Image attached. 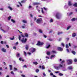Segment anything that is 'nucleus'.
Segmentation results:
<instances>
[{
  "label": "nucleus",
  "instance_id": "obj_21",
  "mask_svg": "<svg viewBox=\"0 0 77 77\" xmlns=\"http://www.w3.org/2000/svg\"><path fill=\"white\" fill-rule=\"evenodd\" d=\"M26 50H27L28 49H29V46L27 45H26Z\"/></svg>",
  "mask_w": 77,
  "mask_h": 77
},
{
  "label": "nucleus",
  "instance_id": "obj_26",
  "mask_svg": "<svg viewBox=\"0 0 77 77\" xmlns=\"http://www.w3.org/2000/svg\"><path fill=\"white\" fill-rule=\"evenodd\" d=\"M39 33H42V30L41 29H39Z\"/></svg>",
  "mask_w": 77,
  "mask_h": 77
},
{
  "label": "nucleus",
  "instance_id": "obj_52",
  "mask_svg": "<svg viewBox=\"0 0 77 77\" xmlns=\"http://www.w3.org/2000/svg\"><path fill=\"white\" fill-rule=\"evenodd\" d=\"M43 9H44V10H45V11H47V8H45V7H44Z\"/></svg>",
  "mask_w": 77,
  "mask_h": 77
},
{
  "label": "nucleus",
  "instance_id": "obj_12",
  "mask_svg": "<svg viewBox=\"0 0 77 77\" xmlns=\"http://www.w3.org/2000/svg\"><path fill=\"white\" fill-rule=\"evenodd\" d=\"M72 37L73 38L74 37H75V36H76V34L75 33H73L72 35Z\"/></svg>",
  "mask_w": 77,
  "mask_h": 77
},
{
  "label": "nucleus",
  "instance_id": "obj_25",
  "mask_svg": "<svg viewBox=\"0 0 77 77\" xmlns=\"http://www.w3.org/2000/svg\"><path fill=\"white\" fill-rule=\"evenodd\" d=\"M0 30H2V31L4 32V33H5V32H5V31L4 30H3V29H2V27H1L0 28Z\"/></svg>",
  "mask_w": 77,
  "mask_h": 77
},
{
  "label": "nucleus",
  "instance_id": "obj_9",
  "mask_svg": "<svg viewBox=\"0 0 77 77\" xmlns=\"http://www.w3.org/2000/svg\"><path fill=\"white\" fill-rule=\"evenodd\" d=\"M54 68L55 69H57V70L59 69V67L57 66H54Z\"/></svg>",
  "mask_w": 77,
  "mask_h": 77
},
{
  "label": "nucleus",
  "instance_id": "obj_35",
  "mask_svg": "<svg viewBox=\"0 0 77 77\" xmlns=\"http://www.w3.org/2000/svg\"><path fill=\"white\" fill-rule=\"evenodd\" d=\"M59 75H60V76H63V74L62 73H60L59 74Z\"/></svg>",
  "mask_w": 77,
  "mask_h": 77
},
{
  "label": "nucleus",
  "instance_id": "obj_64",
  "mask_svg": "<svg viewBox=\"0 0 77 77\" xmlns=\"http://www.w3.org/2000/svg\"><path fill=\"white\" fill-rule=\"evenodd\" d=\"M51 75H53V73L51 72L50 73Z\"/></svg>",
  "mask_w": 77,
  "mask_h": 77
},
{
  "label": "nucleus",
  "instance_id": "obj_6",
  "mask_svg": "<svg viewBox=\"0 0 77 77\" xmlns=\"http://www.w3.org/2000/svg\"><path fill=\"white\" fill-rule=\"evenodd\" d=\"M21 42L22 43H26L27 42V38H26L25 39L21 40Z\"/></svg>",
  "mask_w": 77,
  "mask_h": 77
},
{
  "label": "nucleus",
  "instance_id": "obj_45",
  "mask_svg": "<svg viewBox=\"0 0 77 77\" xmlns=\"http://www.w3.org/2000/svg\"><path fill=\"white\" fill-rule=\"evenodd\" d=\"M41 9H42V14H44V11H43V8H41Z\"/></svg>",
  "mask_w": 77,
  "mask_h": 77
},
{
  "label": "nucleus",
  "instance_id": "obj_5",
  "mask_svg": "<svg viewBox=\"0 0 77 77\" xmlns=\"http://www.w3.org/2000/svg\"><path fill=\"white\" fill-rule=\"evenodd\" d=\"M32 50H31V52L32 53H34V52H35L36 51V49L35 48H32Z\"/></svg>",
  "mask_w": 77,
  "mask_h": 77
},
{
  "label": "nucleus",
  "instance_id": "obj_59",
  "mask_svg": "<svg viewBox=\"0 0 77 77\" xmlns=\"http://www.w3.org/2000/svg\"><path fill=\"white\" fill-rule=\"evenodd\" d=\"M21 59H22V58L21 57L20 58H19V60H20V61H21V60H22Z\"/></svg>",
  "mask_w": 77,
  "mask_h": 77
},
{
  "label": "nucleus",
  "instance_id": "obj_51",
  "mask_svg": "<svg viewBox=\"0 0 77 77\" xmlns=\"http://www.w3.org/2000/svg\"><path fill=\"white\" fill-rule=\"evenodd\" d=\"M11 74H13V75H14V73L13 72V71H11Z\"/></svg>",
  "mask_w": 77,
  "mask_h": 77
},
{
  "label": "nucleus",
  "instance_id": "obj_20",
  "mask_svg": "<svg viewBox=\"0 0 77 77\" xmlns=\"http://www.w3.org/2000/svg\"><path fill=\"white\" fill-rule=\"evenodd\" d=\"M20 54L19 53H17V54H16V56L17 57H20Z\"/></svg>",
  "mask_w": 77,
  "mask_h": 77
},
{
  "label": "nucleus",
  "instance_id": "obj_63",
  "mask_svg": "<svg viewBox=\"0 0 77 77\" xmlns=\"http://www.w3.org/2000/svg\"><path fill=\"white\" fill-rule=\"evenodd\" d=\"M66 39L67 41H69V38H66Z\"/></svg>",
  "mask_w": 77,
  "mask_h": 77
},
{
  "label": "nucleus",
  "instance_id": "obj_15",
  "mask_svg": "<svg viewBox=\"0 0 77 77\" xmlns=\"http://www.w3.org/2000/svg\"><path fill=\"white\" fill-rule=\"evenodd\" d=\"M9 67L10 68V70H12V65H10Z\"/></svg>",
  "mask_w": 77,
  "mask_h": 77
},
{
  "label": "nucleus",
  "instance_id": "obj_57",
  "mask_svg": "<svg viewBox=\"0 0 77 77\" xmlns=\"http://www.w3.org/2000/svg\"><path fill=\"white\" fill-rule=\"evenodd\" d=\"M52 53H56V52L54 51H52Z\"/></svg>",
  "mask_w": 77,
  "mask_h": 77
},
{
  "label": "nucleus",
  "instance_id": "obj_11",
  "mask_svg": "<svg viewBox=\"0 0 77 77\" xmlns=\"http://www.w3.org/2000/svg\"><path fill=\"white\" fill-rule=\"evenodd\" d=\"M2 51H3V52H4V53H6V50L5 48H2Z\"/></svg>",
  "mask_w": 77,
  "mask_h": 77
},
{
  "label": "nucleus",
  "instance_id": "obj_24",
  "mask_svg": "<svg viewBox=\"0 0 77 77\" xmlns=\"http://www.w3.org/2000/svg\"><path fill=\"white\" fill-rule=\"evenodd\" d=\"M15 38L14 37V36H13V38H10V39H11V40H14V38Z\"/></svg>",
  "mask_w": 77,
  "mask_h": 77
},
{
  "label": "nucleus",
  "instance_id": "obj_33",
  "mask_svg": "<svg viewBox=\"0 0 77 77\" xmlns=\"http://www.w3.org/2000/svg\"><path fill=\"white\" fill-rule=\"evenodd\" d=\"M23 23H27V21L24 20H23Z\"/></svg>",
  "mask_w": 77,
  "mask_h": 77
},
{
  "label": "nucleus",
  "instance_id": "obj_54",
  "mask_svg": "<svg viewBox=\"0 0 77 77\" xmlns=\"http://www.w3.org/2000/svg\"><path fill=\"white\" fill-rule=\"evenodd\" d=\"M6 47H7V48H9V45H6Z\"/></svg>",
  "mask_w": 77,
  "mask_h": 77
},
{
  "label": "nucleus",
  "instance_id": "obj_14",
  "mask_svg": "<svg viewBox=\"0 0 77 77\" xmlns=\"http://www.w3.org/2000/svg\"><path fill=\"white\" fill-rule=\"evenodd\" d=\"M25 36L26 38H29V34L27 33H25Z\"/></svg>",
  "mask_w": 77,
  "mask_h": 77
},
{
  "label": "nucleus",
  "instance_id": "obj_10",
  "mask_svg": "<svg viewBox=\"0 0 77 77\" xmlns=\"http://www.w3.org/2000/svg\"><path fill=\"white\" fill-rule=\"evenodd\" d=\"M33 4L34 5H40V3L38 2H34Z\"/></svg>",
  "mask_w": 77,
  "mask_h": 77
},
{
  "label": "nucleus",
  "instance_id": "obj_17",
  "mask_svg": "<svg viewBox=\"0 0 77 77\" xmlns=\"http://www.w3.org/2000/svg\"><path fill=\"white\" fill-rule=\"evenodd\" d=\"M33 63L34 64V65H36L38 64V62H33Z\"/></svg>",
  "mask_w": 77,
  "mask_h": 77
},
{
  "label": "nucleus",
  "instance_id": "obj_46",
  "mask_svg": "<svg viewBox=\"0 0 77 77\" xmlns=\"http://www.w3.org/2000/svg\"><path fill=\"white\" fill-rule=\"evenodd\" d=\"M74 61L75 62H77V60L76 58H75V59H74Z\"/></svg>",
  "mask_w": 77,
  "mask_h": 77
},
{
  "label": "nucleus",
  "instance_id": "obj_36",
  "mask_svg": "<svg viewBox=\"0 0 77 77\" xmlns=\"http://www.w3.org/2000/svg\"><path fill=\"white\" fill-rule=\"evenodd\" d=\"M42 69H45V67L44 66H42Z\"/></svg>",
  "mask_w": 77,
  "mask_h": 77
},
{
  "label": "nucleus",
  "instance_id": "obj_28",
  "mask_svg": "<svg viewBox=\"0 0 77 77\" xmlns=\"http://www.w3.org/2000/svg\"><path fill=\"white\" fill-rule=\"evenodd\" d=\"M66 48H69V46H68V45L66 44Z\"/></svg>",
  "mask_w": 77,
  "mask_h": 77
},
{
  "label": "nucleus",
  "instance_id": "obj_60",
  "mask_svg": "<svg viewBox=\"0 0 77 77\" xmlns=\"http://www.w3.org/2000/svg\"><path fill=\"white\" fill-rule=\"evenodd\" d=\"M55 72L57 74V73H59V71H56V72Z\"/></svg>",
  "mask_w": 77,
  "mask_h": 77
},
{
  "label": "nucleus",
  "instance_id": "obj_19",
  "mask_svg": "<svg viewBox=\"0 0 77 77\" xmlns=\"http://www.w3.org/2000/svg\"><path fill=\"white\" fill-rule=\"evenodd\" d=\"M8 8L10 10H11V11H12L13 10V9H12V8L11 7H10V6H8Z\"/></svg>",
  "mask_w": 77,
  "mask_h": 77
},
{
  "label": "nucleus",
  "instance_id": "obj_30",
  "mask_svg": "<svg viewBox=\"0 0 77 77\" xmlns=\"http://www.w3.org/2000/svg\"><path fill=\"white\" fill-rule=\"evenodd\" d=\"M72 54H73L75 55V54L76 52L74 51H72Z\"/></svg>",
  "mask_w": 77,
  "mask_h": 77
},
{
  "label": "nucleus",
  "instance_id": "obj_2",
  "mask_svg": "<svg viewBox=\"0 0 77 77\" xmlns=\"http://www.w3.org/2000/svg\"><path fill=\"white\" fill-rule=\"evenodd\" d=\"M61 64H61H59V67H60L61 68H62L63 67V66H65V61L64 60H63L61 62Z\"/></svg>",
  "mask_w": 77,
  "mask_h": 77
},
{
  "label": "nucleus",
  "instance_id": "obj_48",
  "mask_svg": "<svg viewBox=\"0 0 77 77\" xmlns=\"http://www.w3.org/2000/svg\"><path fill=\"white\" fill-rule=\"evenodd\" d=\"M24 54L25 55V56H26L27 55V53L26 52H25V51H24Z\"/></svg>",
  "mask_w": 77,
  "mask_h": 77
},
{
  "label": "nucleus",
  "instance_id": "obj_13",
  "mask_svg": "<svg viewBox=\"0 0 77 77\" xmlns=\"http://www.w3.org/2000/svg\"><path fill=\"white\" fill-rule=\"evenodd\" d=\"M68 5L69 6H71L72 5V4H71V1L69 2Z\"/></svg>",
  "mask_w": 77,
  "mask_h": 77
},
{
  "label": "nucleus",
  "instance_id": "obj_1",
  "mask_svg": "<svg viewBox=\"0 0 77 77\" xmlns=\"http://www.w3.org/2000/svg\"><path fill=\"white\" fill-rule=\"evenodd\" d=\"M42 21V18H39L37 19L36 22L38 24H40V23H41Z\"/></svg>",
  "mask_w": 77,
  "mask_h": 77
},
{
  "label": "nucleus",
  "instance_id": "obj_22",
  "mask_svg": "<svg viewBox=\"0 0 77 77\" xmlns=\"http://www.w3.org/2000/svg\"><path fill=\"white\" fill-rule=\"evenodd\" d=\"M25 27H26V25H25V24H24V26H22V29H25Z\"/></svg>",
  "mask_w": 77,
  "mask_h": 77
},
{
  "label": "nucleus",
  "instance_id": "obj_7",
  "mask_svg": "<svg viewBox=\"0 0 77 77\" xmlns=\"http://www.w3.org/2000/svg\"><path fill=\"white\" fill-rule=\"evenodd\" d=\"M60 15V14L59 13H57L56 15V17L58 19H60V17H59Z\"/></svg>",
  "mask_w": 77,
  "mask_h": 77
},
{
  "label": "nucleus",
  "instance_id": "obj_37",
  "mask_svg": "<svg viewBox=\"0 0 77 77\" xmlns=\"http://www.w3.org/2000/svg\"><path fill=\"white\" fill-rule=\"evenodd\" d=\"M72 21H75V18H73L71 19Z\"/></svg>",
  "mask_w": 77,
  "mask_h": 77
},
{
  "label": "nucleus",
  "instance_id": "obj_16",
  "mask_svg": "<svg viewBox=\"0 0 77 77\" xmlns=\"http://www.w3.org/2000/svg\"><path fill=\"white\" fill-rule=\"evenodd\" d=\"M62 34H63V32H58V35H61Z\"/></svg>",
  "mask_w": 77,
  "mask_h": 77
},
{
  "label": "nucleus",
  "instance_id": "obj_38",
  "mask_svg": "<svg viewBox=\"0 0 77 77\" xmlns=\"http://www.w3.org/2000/svg\"><path fill=\"white\" fill-rule=\"evenodd\" d=\"M54 56H55V55H53L51 56V58H53V57H54Z\"/></svg>",
  "mask_w": 77,
  "mask_h": 77
},
{
  "label": "nucleus",
  "instance_id": "obj_31",
  "mask_svg": "<svg viewBox=\"0 0 77 77\" xmlns=\"http://www.w3.org/2000/svg\"><path fill=\"white\" fill-rule=\"evenodd\" d=\"M11 21H12L13 23H15V21L13 19H11Z\"/></svg>",
  "mask_w": 77,
  "mask_h": 77
},
{
  "label": "nucleus",
  "instance_id": "obj_4",
  "mask_svg": "<svg viewBox=\"0 0 77 77\" xmlns=\"http://www.w3.org/2000/svg\"><path fill=\"white\" fill-rule=\"evenodd\" d=\"M68 62V65H69V64H72V60H67Z\"/></svg>",
  "mask_w": 77,
  "mask_h": 77
},
{
  "label": "nucleus",
  "instance_id": "obj_43",
  "mask_svg": "<svg viewBox=\"0 0 77 77\" xmlns=\"http://www.w3.org/2000/svg\"><path fill=\"white\" fill-rule=\"evenodd\" d=\"M50 47V45H49L47 47H46V48H49Z\"/></svg>",
  "mask_w": 77,
  "mask_h": 77
},
{
  "label": "nucleus",
  "instance_id": "obj_40",
  "mask_svg": "<svg viewBox=\"0 0 77 77\" xmlns=\"http://www.w3.org/2000/svg\"><path fill=\"white\" fill-rule=\"evenodd\" d=\"M18 38L19 41H21V35H19Z\"/></svg>",
  "mask_w": 77,
  "mask_h": 77
},
{
  "label": "nucleus",
  "instance_id": "obj_41",
  "mask_svg": "<svg viewBox=\"0 0 77 77\" xmlns=\"http://www.w3.org/2000/svg\"><path fill=\"white\" fill-rule=\"evenodd\" d=\"M73 13L72 12H71L69 14V16H70V15H71Z\"/></svg>",
  "mask_w": 77,
  "mask_h": 77
},
{
  "label": "nucleus",
  "instance_id": "obj_47",
  "mask_svg": "<svg viewBox=\"0 0 77 77\" xmlns=\"http://www.w3.org/2000/svg\"><path fill=\"white\" fill-rule=\"evenodd\" d=\"M13 49L14 50H17V48L16 47L14 46L13 47Z\"/></svg>",
  "mask_w": 77,
  "mask_h": 77
},
{
  "label": "nucleus",
  "instance_id": "obj_23",
  "mask_svg": "<svg viewBox=\"0 0 77 77\" xmlns=\"http://www.w3.org/2000/svg\"><path fill=\"white\" fill-rule=\"evenodd\" d=\"M68 68L70 70H71V69H72V67L71 66H69L68 67Z\"/></svg>",
  "mask_w": 77,
  "mask_h": 77
},
{
  "label": "nucleus",
  "instance_id": "obj_44",
  "mask_svg": "<svg viewBox=\"0 0 77 77\" xmlns=\"http://www.w3.org/2000/svg\"><path fill=\"white\" fill-rule=\"evenodd\" d=\"M61 45L63 46V47H65V44H63V43H61Z\"/></svg>",
  "mask_w": 77,
  "mask_h": 77
},
{
  "label": "nucleus",
  "instance_id": "obj_50",
  "mask_svg": "<svg viewBox=\"0 0 77 77\" xmlns=\"http://www.w3.org/2000/svg\"><path fill=\"white\" fill-rule=\"evenodd\" d=\"M33 19L34 21H36V17H34Z\"/></svg>",
  "mask_w": 77,
  "mask_h": 77
},
{
  "label": "nucleus",
  "instance_id": "obj_29",
  "mask_svg": "<svg viewBox=\"0 0 77 77\" xmlns=\"http://www.w3.org/2000/svg\"><path fill=\"white\" fill-rule=\"evenodd\" d=\"M21 36H22V37H23V39H24V37H25V36H24V35H23V34H21Z\"/></svg>",
  "mask_w": 77,
  "mask_h": 77
},
{
  "label": "nucleus",
  "instance_id": "obj_42",
  "mask_svg": "<svg viewBox=\"0 0 77 77\" xmlns=\"http://www.w3.org/2000/svg\"><path fill=\"white\" fill-rule=\"evenodd\" d=\"M35 72H39V69H36L35 70Z\"/></svg>",
  "mask_w": 77,
  "mask_h": 77
},
{
  "label": "nucleus",
  "instance_id": "obj_49",
  "mask_svg": "<svg viewBox=\"0 0 77 77\" xmlns=\"http://www.w3.org/2000/svg\"><path fill=\"white\" fill-rule=\"evenodd\" d=\"M18 3H19V4H20V5L21 6H22V4H21V3H20V2H18Z\"/></svg>",
  "mask_w": 77,
  "mask_h": 77
},
{
  "label": "nucleus",
  "instance_id": "obj_8",
  "mask_svg": "<svg viewBox=\"0 0 77 77\" xmlns=\"http://www.w3.org/2000/svg\"><path fill=\"white\" fill-rule=\"evenodd\" d=\"M57 50H58L59 51H63V48L60 47H58L57 48Z\"/></svg>",
  "mask_w": 77,
  "mask_h": 77
},
{
  "label": "nucleus",
  "instance_id": "obj_3",
  "mask_svg": "<svg viewBox=\"0 0 77 77\" xmlns=\"http://www.w3.org/2000/svg\"><path fill=\"white\" fill-rule=\"evenodd\" d=\"M44 45V43L43 42H41L40 41H38L36 44L37 45Z\"/></svg>",
  "mask_w": 77,
  "mask_h": 77
},
{
  "label": "nucleus",
  "instance_id": "obj_27",
  "mask_svg": "<svg viewBox=\"0 0 77 77\" xmlns=\"http://www.w3.org/2000/svg\"><path fill=\"white\" fill-rule=\"evenodd\" d=\"M11 16H10L8 18V20L9 21H10V20H11Z\"/></svg>",
  "mask_w": 77,
  "mask_h": 77
},
{
  "label": "nucleus",
  "instance_id": "obj_62",
  "mask_svg": "<svg viewBox=\"0 0 77 77\" xmlns=\"http://www.w3.org/2000/svg\"><path fill=\"white\" fill-rule=\"evenodd\" d=\"M23 67L25 68H27V66L26 65H25L23 66Z\"/></svg>",
  "mask_w": 77,
  "mask_h": 77
},
{
  "label": "nucleus",
  "instance_id": "obj_34",
  "mask_svg": "<svg viewBox=\"0 0 77 77\" xmlns=\"http://www.w3.org/2000/svg\"><path fill=\"white\" fill-rule=\"evenodd\" d=\"M47 54L48 55H50V52L49 51H47Z\"/></svg>",
  "mask_w": 77,
  "mask_h": 77
},
{
  "label": "nucleus",
  "instance_id": "obj_61",
  "mask_svg": "<svg viewBox=\"0 0 77 77\" xmlns=\"http://www.w3.org/2000/svg\"><path fill=\"white\" fill-rule=\"evenodd\" d=\"M21 3H25V2H24V0H23V1H21Z\"/></svg>",
  "mask_w": 77,
  "mask_h": 77
},
{
  "label": "nucleus",
  "instance_id": "obj_18",
  "mask_svg": "<svg viewBox=\"0 0 77 77\" xmlns=\"http://www.w3.org/2000/svg\"><path fill=\"white\" fill-rule=\"evenodd\" d=\"M73 6H74V7H77V3H75L73 5Z\"/></svg>",
  "mask_w": 77,
  "mask_h": 77
},
{
  "label": "nucleus",
  "instance_id": "obj_39",
  "mask_svg": "<svg viewBox=\"0 0 77 77\" xmlns=\"http://www.w3.org/2000/svg\"><path fill=\"white\" fill-rule=\"evenodd\" d=\"M53 19H51L50 21V23H53Z\"/></svg>",
  "mask_w": 77,
  "mask_h": 77
},
{
  "label": "nucleus",
  "instance_id": "obj_58",
  "mask_svg": "<svg viewBox=\"0 0 77 77\" xmlns=\"http://www.w3.org/2000/svg\"><path fill=\"white\" fill-rule=\"evenodd\" d=\"M43 74L44 76H46V74H45V73H43Z\"/></svg>",
  "mask_w": 77,
  "mask_h": 77
},
{
  "label": "nucleus",
  "instance_id": "obj_56",
  "mask_svg": "<svg viewBox=\"0 0 77 77\" xmlns=\"http://www.w3.org/2000/svg\"><path fill=\"white\" fill-rule=\"evenodd\" d=\"M3 42H3V41H2L1 42V44H3Z\"/></svg>",
  "mask_w": 77,
  "mask_h": 77
},
{
  "label": "nucleus",
  "instance_id": "obj_53",
  "mask_svg": "<svg viewBox=\"0 0 77 77\" xmlns=\"http://www.w3.org/2000/svg\"><path fill=\"white\" fill-rule=\"evenodd\" d=\"M14 70H16L17 71L18 70V69L17 68H14Z\"/></svg>",
  "mask_w": 77,
  "mask_h": 77
},
{
  "label": "nucleus",
  "instance_id": "obj_55",
  "mask_svg": "<svg viewBox=\"0 0 77 77\" xmlns=\"http://www.w3.org/2000/svg\"><path fill=\"white\" fill-rule=\"evenodd\" d=\"M21 76L22 77H26V76L24 75H22Z\"/></svg>",
  "mask_w": 77,
  "mask_h": 77
},
{
  "label": "nucleus",
  "instance_id": "obj_32",
  "mask_svg": "<svg viewBox=\"0 0 77 77\" xmlns=\"http://www.w3.org/2000/svg\"><path fill=\"white\" fill-rule=\"evenodd\" d=\"M71 26H68L67 28V30H69V29L71 28Z\"/></svg>",
  "mask_w": 77,
  "mask_h": 77
}]
</instances>
